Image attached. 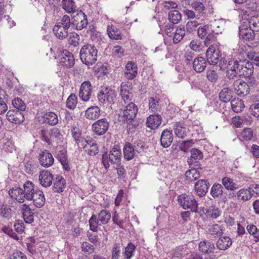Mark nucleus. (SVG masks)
<instances>
[{
  "mask_svg": "<svg viewBox=\"0 0 259 259\" xmlns=\"http://www.w3.org/2000/svg\"><path fill=\"white\" fill-rule=\"evenodd\" d=\"M223 186L219 183H214L211 188L210 194L214 198H219L223 195Z\"/></svg>",
  "mask_w": 259,
  "mask_h": 259,
  "instance_id": "obj_39",
  "label": "nucleus"
},
{
  "mask_svg": "<svg viewBox=\"0 0 259 259\" xmlns=\"http://www.w3.org/2000/svg\"><path fill=\"white\" fill-rule=\"evenodd\" d=\"M255 84V80L253 78H249L247 81L238 79L234 81L233 87L236 94L240 96L248 95L251 88Z\"/></svg>",
  "mask_w": 259,
  "mask_h": 259,
  "instance_id": "obj_6",
  "label": "nucleus"
},
{
  "mask_svg": "<svg viewBox=\"0 0 259 259\" xmlns=\"http://www.w3.org/2000/svg\"><path fill=\"white\" fill-rule=\"evenodd\" d=\"M68 29L56 24L53 28V32L59 39H63L68 36Z\"/></svg>",
  "mask_w": 259,
  "mask_h": 259,
  "instance_id": "obj_41",
  "label": "nucleus"
},
{
  "mask_svg": "<svg viewBox=\"0 0 259 259\" xmlns=\"http://www.w3.org/2000/svg\"><path fill=\"white\" fill-rule=\"evenodd\" d=\"M189 47L192 51L198 52L201 51L203 48L202 42L198 39L192 40L189 44Z\"/></svg>",
  "mask_w": 259,
  "mask_h": 259,
  "instance_id": "obj_62",
  "label": "nucleus"
},
{
  "mask_svg": "<svg viewBox=\"0 0 259 259\" xmlns=\"http://www.w3.org/2000/svg\"><path fill=\"white\" fill-rule=\"evenodd\" d=\"M242 60L235 58L226 59L222 58L219 66L221 70H226V76L229 79L240 76Z\"/></svg>",
  "mask_w": 259,
  "mask_h": 259,
  "instance_id": "obj_1",
  "label": "nucleus"
},
{
  "mask_svg": "<svg viewBox=\"0 0 259 259\" xmlns=\"http://www.w3.org/2000/svg\"><path fill=\"white\" fill-rule=\"evenodd\" d=\"M207 61L209 64L216 65L218 63H220V60L222 57H220L219 52L215 50V47L210 46L206 52Z\"/></svg>",
  "mask_w": 259,
  "mask_h": 259,
  "instance_id": "obj_17",
  "label": "nucleus"
},
{
  "mask_svg": "<svg viewBox=\"0 0 259 259\" xmlns=\"http://www.w3.org/2000/svg\"><path fill=\"white\" fill-rule=\"evenodd\" d=\"M60 64L66 68H71L75 63L73 54L67 50H64L60 55Z\"/></svg>",
  "mask_w": 259,
  "mask_h": 259,
  "instance_id": "obj_13",
  "label": "nucleus"
},
{
  "mask_svg": "<svg viewBox=\"0 0 259 259\" xmlns=\"http://www.w3.org/2000/svg\"><path fill=\"white\" fill-rule=\"evenodd\" d=\"M191 158L188 159V163L192 164L194 162L198 163V160L203 158V154L201 151L197 149L193 148L191 150Z\"/></svg>",
  "mask_w": 259,
  "mask_h": 259,
  "instance_id": "obj_44",
  "label": "nucleus"
},
{
  "mask_svg": "<svg viewBox=\"0 0 259 259\" xmlns=\"http://www.w3.org/2000/svg\"><path fill=\"white\" fill-rule=\"evenodd\" d=\"M232 109L235 112L238 113L244 108L243 101L239 98H234L231 101Z\"/></svg>",
  "mask_w": 259,
  "mask_h": 259,
  "instance_id": "obj_45",
  "label": "nucleus"
},
{
  "mask_svg": "<svg viewBox=\"0 0 259 259\" xmlns=\"http://www.w3.org/2000/svg\"><path fill=\"white\" fill-rule=\"evenodd\" d=\"M88 24L87 15L82 11H79L71 19V26L77 30L85 28Z\"/></svg>",
  "mask_w": 259,
  "mask_h": 259,
  "instance_id": "obj_9",
  "label": "nucleus"
},
{
  "mask_svg": "<svg viewBox=\"0 0 259 259\" xmlns=\"http://www.w3.org/2000/svg\"><path fill=\"white\" fill-rule=\"evenodd\" d=\"M241 65L240 76L249 77L252 74L254 68L252 63L247 60H242Z\"/></svg>",
  "mask_w": 259,
  "mask_h": 259,
  "instance_id": "obj_25",
  "label": "nucleus"
},
{
  "mask_svg": "<svg viewBox=\"0 0 259 259\" xmlns=\"http://www.w3.org/2000/svg\"><path fill=\"white\" fill-rule=\"evenodd\" d=\"M209 233L214 237H220L222 234L221 226L217 224L212 225L208 229Z\"/></svg>",
  "mask_w": 259,
  "mask_h": 259,
  "instance_id": "obj_56",
  "label": "nucleus"
},
{
  "mask_svg": "<svg viewBox=\"0 0 259 259\" xmlns=\"http://www.w3.org/2000/svg\"><path fill=\"white\" fill-rule=\"evenodd\" d=\"M200 177V173L196 168H192L186 172L185 178L188 181H194Z\"/></svg>",
  "mask_w": 259,
  "mask_h": 259,
  "instance_id": "obj_49",
  "label": "nucleus"
},
{
  "mask_svg": "<svg viewBox=\"0 0 259 259\" xmlns=\"http://www.w3.org/2000/svg\"><path fill=\"white\" fill-rule=\"evenodd\" d=\"M100 109L97 106L89 107L85 111V117L90 120H96L100 115Z\"/></svg>",
  "mask_w": 259,
  "mask_h": 259,
  "instance_id": "obj_32",
  "label": "nucleus"
},
{
  "mask_svg": "<svg viewBox=\"0 0 259 259\" xmlns=\"http://www.w3.org/2000/svg\"><path fill=\"white\" fill-rule=\"evenodd\" d=\"M159 98L155 96L154 97H150L149 98V109L152 112H155L160 109L159 104Z\"/></svg>",
  "mask_w": 259,
  "mask_h": 259,
  "instance_id": "obj_52",
  "label": "nucleus"
},
{
  "mask_svg": "<svg viewBox=\"0 0 259 259\" xmlns=\"http://www.w3.org/2000/svg\"><path fill=\"white\" fill-rule=\"evenodd\" d=\"M72 137L78 146H81L83 144L85 139L81 136V134L76 127H73L71 130Z\"/></svg>",
  "mask_w": 259,
  "mask_h": 259,
  "instance_id": "obj_48",
  "label": "nucleus"
},
{
  "mask_svg": "<svg viewBox=\"0 0 259 259\" xmlns=\"http://www.w3.org/2000/svg\"><path fill=\"white\" fill-rule=\"evenodd\" d=\"M173 42L174 44H178L184 36L185 34V29L184 27H178L176 29L175 32H173Z\"/></svg>",
  "mask_w": 259,
  "mask_h": 259,
  "instance_id": "obj_50",
  "label": "nucleus"
},
{
  "mask_svg": "<svg viewBox=\"0 0 259 259\" xmlns=\"http://www.w3.org/2000/svg\"><path fill=\"white\" fill-rule=\"evenodd\" d=\"M222 185L228 191H235L239 188V185L229 177H224L222 180Z\"/></svg>",
  "mask_w": 259,
  "mask_h": 259,
  "instance_id": "obj_36",
  "label": "nucleus"
},
{
  "mask_svg": "<svg viewBox=\"0 0 259 259\" xmlns=\"http://www.w3.org/2000/svg\"><path fill=\"white\" fill-rule=\"evenodd\" d=\"M40 135L41 140L49 145H51L53 142L57 143L62 137L60 131L57 127H53L50 130L43 128L41 130Z\"/></svg>",
  "mask_w": 259,
  "mask_h": 259,
  "instance_id": "obj_7",
  "label": "nucleus"
},
{
  "mask_svg": "<svg viewBox=\"0 0 259 259\" xmlns=\"http://www.w3.org/2000/svg\"><path fill=\"white\" fill-rule=\"evenodd\" d=\"M110 218V213L107 210H102L98 215V219L102 225L107 224Z\"/></svg>",
  "mask_w": 259,
  "mask_h": 259,
  "instance_id": "obj_54",
  "label": "nucleus"
},
{
  "mask_svg": "<svg viewBox=\"0 0 259 259\" xmlns=\"http://www.w3.org/2000/svg\"><path fill=\"white\" fill-rule=\"evenodd\" d=\"M46 122L51 125H55L58 123L57 115L53 112H49L45 115Z\"/></svg>",
  "mask_w": 259,
  "mask_h": 259,
  "instance_id": "obj_53",
  "label": "nucleus"
},
{
  "mask_svg": "<svg viewBox=\"0 0 259 259\" xmlns=\"http://www.w3.org/2000/svg\"><path fill=\"white\" fill-rule=\"evenodd\" d=\"M93 93V87L89 80L83 81L80 87L79 97L82 101L88 102L91 98Z\"/></svg>",
  "mask_w": 259,
  "mask_h": 259,
  "instance_id": "obj_12",
  "label": "nucleus"
},
{
  "mask_svg": "<svg viewBox=\"0 0 259 259\" xmlns=\"http://www.w3.org/2000/svg\"><path fill=\"white\" fill-rule=\"evenodd\" d=\"M99 222L97 217L93 214L89 221L90 230L93 232H97L98 226L102 224L101 223H99Z\"/></svg>",
  "mask_w": 259,
  "mask_h": 259,
  "instance_id": "obj_57",
  "label": "nucleus"
},
{
  "mask_svg": "<svg viewBox=\"0 0 259 259\" xmlns=\"http://www.w3.org/2000/svg\"><path fill=\"white\" fill-rule=\"evenodd\" d=\"M177 200L183 209H189L193 212L198 211V203L194 196L183 194L178 196Z\"/></svg>",
  "mask_w": 259,
  "mask_h": 259,
  "instance_id": "obj_8",
  "label": "nucleus"
},
{
  "mask_svg": "<svg viewBox=\"0 0 259 259\" xmlns=\"http://www.w3.org/2000/svg\"><path fill=\"white\" fill-rule=\"evenodd\" d=\"M168 18L172 24H178L182 19V15L176 10H171L168 13Z\"/></svg>",
  "mask_w": 259,
  "mask_h": 259,
  "instance_id": "obj_47",
  "label": "nucleus"
},
{
  "mask_svg": "<svg viewBox=\"0 0 259 259\" xmlns=\"http://www.w3.org/2000/svg\"><path fill=\"white\" fill-rule=\"evenodd\" d=\"M136 248L135 245L133 243H128L127 246L124 248V251L123 252V256L126 259H131L134 255Z\"/></svg>",
  "mask_w": 259,
  "mask_h": 259,
  "instance_id": "obj_51",
  "label": "nucleus"
},
{
  "mask_svg": "<svg viewBox=\"0 0 259 259\" xmlns=\"http://www.w3.org/2000/svg\"><path fill=\"white\" fill-rule=\"evenodd\" d=\"M138 109L137 105L133 102H129L125 106L122 112L121 120L124 123L127 124V127L130 132H133L136 125L134 119L135 118Z\"/></svg>",
  "mask_w": 259,
  "mask_h": 259,
  "instance_id": "obj_2",
  "label": "nucleus"
},
{
  "mask_svg": "<svg viewBox=\"0 0 259 259\" xmlns=\"http://www.w3.org/2000/svg\"><path fill=\"white\" fill-rule=\"evenodd\" d=\"M249 25L251 26L255 31H259V15L252 16L249 20Z\"/></svg>",
  "mask_w": 259,
  "mask_h": 259,
  "instance_id": "obj_63",
  "label": "nucleus"
},
{
  "mask_svg": "<svg viewBox=\"0 0 259 259\" xmlns=\"http://www.w3.org/2000/svg\"><path fill=\"white\" fill-rule=\"evenodd\" d=\"M174 140L172 131L165 129L162 131L160 137V144L163 148L170 146Z\"/></svg>",
  "mask_w": 259,
  "mask_h": 259,
  "instance_id": "obj_22",
  "label": "nucleus"
},
{
  "mask_svg": "<svg viewBox=\"0 0 259 259\" xmlns=\"http://www.w3.org/2000/svg\"><path fill=\"white\" fill-rule=\"evenodd\" d=\"M206 213L213 219H217L221 215V211L219 208L211 206L207 209Z\"/></svg>",
  "mask_w": 259,
  "mask_h": 259,
  "instance_id": "obj_60",
  "label": "nucleus"
},
{
  "mask_svg": "<svg viewBox=\"0 0 259 259\" xmlns=\"http://www.w3.org/2000/svg\"><path fill=\"white\" fill-rule=\"evenodd\" d=\"M7 119L15 124H20L24 120L23 112L17 109L10 110L6 114Z\"/></svg>",
  "mask_w": 259,
  "mask_h": 259,
  "instance_id": "obj_16",
  "label": "nucleus"
},
{
  "mask_svg": "<svg viewBox=\"0 0 259 259\" xmlns=\"http://www.w3.org/2000/svg\"><path fill=\"white\" fill-rule=\"evenodd\" d=\"M57 25L64 27L66 29H69L71 25V21L70 17L67 15H64Z\"/></svg>",
  "mask_w": 259,
  "mask_h": 259,
  "instance_id": "obj_64",
  "label": "nucleus"
},
{
  "mask_svg": "<svg viewBox=\"0 0 259 259\" xmlns=\"http://www.w3.org/2000/svg\"><path fill=\"white\" fill-rule=\"evenodd\" d=\"M205 1L204 0H195L191 3V7L197 14V19L203 18L205 14Z\"/></svg>",
  "mask_w": 259,
  "mask_h": 259,
  "instance_id": "obj_18",
  "label": "nucleus"
},
{
  "mask_svg": "<svg viewBox=\"0 0 259 259\" xmlns=\"http://www.w3.org/2000/svg\"><path fill=\"white\" fill-rule=\"evenodd\" d=\"M34 185L32 182L27 181L24 183L23 189L25 199L30 200L32 198V194L30 193V192L32 190L34 191Z\"/></svg>",
  "mask_w": 259,
  "mask_h": 259,
  "instance_id": "obj_43",
  "label": "nucleus"
},
{
  "mask_svg": "<svg viewBox=\"0 0 259 259\" xmlns=\"http://www.w3.org/2000/svg\"><path fill=\"white\" fill-rule=\"evenodd\" d=\"M121 152L117 147H113L108 153L104 152L102 157V161L104 167L108 169L110 166V163L118 165L120 162Z\"/></svg>",
  "mask_w": 259,
  "mask_h": 259,
  "instance_id": "obj_4",
  "label": "nucleus"
},
{
  "mask_svg": "<svg viewBox=\"0 0 259 259\" xmlns=\"http://www.w3.org/2000/svg\"><path fill=\"white\" fill-rule=\"evenodd\" d=\"M255 30L251 26L249 27L246 24H242L239 27V35L246 40H252L255 37Z\"/></svg>",
  "mask_w": 259,
  "mask_h": 259,
  "instance_id": "obj_15",
  "label": "nucleus"
},
{
  "mask_svg": "<svg viewBox=\"0 0 259 259\" xmlns=\"http://www.w3.org/2000/svg\"><path fill=\"white\" fill-rule=\"evenodd\" d=\"M116 96V92L112 88L103 87L98 93L97 98L100 104H110L114 103Z\"/></svg>",
  "mask_w": 259,
  "mask_h": 259,
  "instance_id": "obj_5",
  "label": "nucleus"
},
{
  "mask_svg": "<svg viewBox=\"0 0 259 259\" xmlns=\"http://www.w3.org/2000/svg\"><path fill=\"white\" fill-rule=\"evenodd\" d=\"M199 250L203 253L209 254L213 253L215 247L212 242L207 240L201 241L199 244Z\"/></svg>",
  "mask_w": 259,
  "mask_h": 259,
  "instance_id": "obj_35",
  "label": "nucleus"
},
{
  "mask_svg": "<svg viewBox=\"0 0 259 259\" xmlns=\"http://www.w3.org/2000/svg\"><path fill=\"white\" fill-rule=\"evenodd\" d=\"M56 158L61 162L63 167L66 170L68 171L70 170V168L67 159L66 150H62L59 151Z\"/></svg>",
  "mask_w": 259,
  "mask_h": 259,
  "instance_id": "obj_40",
  "label": "nucleus"
},
{
  "mask_svg": "<svg viewBox=\"0 0 259 259\" xmlns=\"http://www.w3.org/2000/svg\"><path fill=\"white\" fill-rule=\"evenodd\" d=\"M174 130L176 136L181 139H184L190 132L186 125L181 122H177L174 124Z\"/></svg>",
  "mask_w": 259,
  "mask_h": 259,
  "instance_id": "obj_21",
  "label": "nucleus"
},
{
  "mask_svg": "<svg viewBox=\"0 0 259 259\" xmlns=\"http://www.w3.org/2000/svg\"><path fill=\"white\" fill-rule=\"evenodd\" d=\"M77 99L75 94L72 93L66 101V106L70 109H74L76 106Z\"/></svg>",
  "mask_w": 259,
  "mask_h": 259,
  "instance_id": "obj_59",
  "label": "nucleus"
},
{
  "mask_svg": "<svg viewBox=\"0 0 259 259\" xmlns=\"http://www.w3.org/2000/svg\"><path fill=\"white\" fill-rule=\"evenodd\" d=\"M161 121L162 118L160 115H150L147 119V126L153 130L156 129L161 124Z\"/></svg>",
  "mask_w": 259,
  "mask_h": 259,
  "instance_id": "obj_26",
  "label": "nucleus"
},
{
  "mask_svg": "<svg viewBox=\"0 0 259 259\" xmlns=\"http://www.w3.org/2000/svg\"><path fill=\"white\" fill-rule=\"evenodd\" d=\"M133 144L129 142L125 143L123 147V156L126 160L133 159L136 155Z\"/></svg>",
  "mask_w": 259,
  "mask_h": 259,
  "instance_id": "obj_37",
  "label": "nucleus"
},
{
  "mask_svg": "<svg viewBox=\"0 0 259 259\" xmlns=\"http://www.w3.org/2000/svg\"><path fill=\"white\" fill-rule=\"evenodd\" d=\"M232 244L231 239L228 236L220 237L218 240L216 246L217 248L221 250H226L228 249Z\"/></svg>",
  "mask_w": 259,
  "mask_h": 259,
  "instance_id": "obj_31",
  "label": "nucleus"
},
{
  "mask_svg": "<svg viewBox=\"0 0 259 259\" xmlns=\"http://www.w3.org/2000/svg\"><path fill=\"white\" fill-rule=\"evenodd\" d=\"M244 47L245 50V54L247 57L252 61L253 63L259 67V53H256L254 49L249 46Z\"/></svg>",
  "mask_w": 259,
  "mask_h": 259,
  "instance_id": "obj_29",
  "label": "nucleus"
},
{
  "mask_svg": "<svg viewBox=\"0 0 259 259\" xmlns=\"http://www.w3.org/2000/svg\"><path fill=\"white\" fill-rule=\"evenodd\" d=\"M232 198L237 197L243 201H247L252 198V195L249 190V187L247 188H242L238 190L236 193H232Z\"/></svg>",
  "mask_w": 259,
  "mask_h": 259,
  "instance_id": "obj_27",
  "label": "nucleus"
},
{
  "mask_svg": "<svg viewBox=\"0 0 259 259\" xmlns=\"http://www.w3.org/2000/svg\"><path fill=\"white\" fill-rule=\"evenodd\" d=\"M193 69L198 73L203 72L206 67V62L202 57H195L192 62Z\"/></svg>",
  "mask_w": 259,
  "mask_h": 259,
  "instance_id": "obj_28",
  "label": "nucleus"
},
{
  "mask_svg": "<svg viewBox=\"0 0 259 259\" xmlns=\"http://www.w3.org/2000/svg\"><path fill=\"white\" fill-rule=\"evenodd\" d=\"M53 180V175L49 171L43 170L39 172V181L42 187L47 188L51 186Z\"/></svg>",
  "mask_w": 259,
  "mask_h": 259,
  "instance_id": "obj_20",
  "label": "nucleus"
},
{
  "mask_svg": "<svg viewBox=\"0 0 259 259\" xmlns=\"http://www.w3.org/2000/svg\"><path fill=\"white\" fill-rule=\"evenodd\" d=\"M38 159L39 164L45 167L51 166L54 162V158L52 153L46 149L39 153Z\"/></svg>",
  "mask_w": 259,
  "mask_h": 259,
  "instance_id": "obj_14",
  "label": "nucleus"
},
{
  "mask_svg": "<svg viewBox=\"0 0 259 259\" xmlns=\"http://www.w3.org/2000/svg\"><path fill=\"white\" fill-rule=\"evenodd\" d=\"M12 104L15 108L14 109L19 110V111H21V112H23L25 110V104L22 99L19 98H15L12 100Z\"/></svg>",
  "mask_w": 259,
  "mask_h": 259,
  "instance_id": "obj_55",
  "label": "nucleus"
},
{
  "mask_svg": "<svg viewBox=\"0 0 259 259\" xmlns=\"http://www.w3.org/2000/svg\"><path fill=\"white\" fill-rule=\"evenodd\" d=\"M66 186V180L61 175H57L54 180V189L57 193L63 192Z\"/></svg>",
  "mask_w": 259,
  "mask_h": 259,
  "instance_id": "obj_38",
  "label": "nucleus"
},
{
  "mask_svg": "<svg viewBox=\"0 0 259 259\" xmlns=\"http://www.w3.org/2000/svg\"><path fill=\"white\" fill-rule=\"evenodd\" d=\"M209 184L206 180H199L195 185V190L196 194L200 197L205 195L208 191Z\"/></svg>",
  "mask_w": 259,
  "mask_h": 259,
  "instance_id": "obj_19",
  "label": "nucleus"
},
{
  "mask_svg": "<svg viewBox=\"0 0 259 259\" xmlns=\"http://www.w3.org/2000/svg\"><path fill=\"white\" fill-rule=\"evenodd\" d=\"M232 97V91L229 88H223L219 94V98L223 102L230 101Z\"/></svg>",
  "mask_w": 259,
  "mask_h": 259,
  "instance_id": "obj_46",
  "label": "nucleus"
},
{
  "mask_svg": "<svg viewBox=\"0 0 259 259\" xmlns=\"http://www.w3.org/2000/svg\"><path fill=\"white\" fill-rule=\"evenodd\" d=\"M138 74V68L137 65L132 61L127 63L125 71L124 76L128 79H134Z\"/></svg>",
  "mask_w": 259,
  "mask_h": 259,
  "instance_id": "obj_24",
  "label": "nucleus"
},
{
  "mask_svg": "<svg viewBox=\"0 0 259 259\" xmlns=\"http://www.w3.org/2000/svg\"><path fill=\"white\" fill-rule=\"evenodd\" d=\"M61 6L67 13H74L77 10V6L74 0H62Z\"/></svg>",
  "mask_w": 259,
  "mask_h": 259,
  "instance_id": "obj_34",
  "label": "nucleus"
},
{
  "mask_svg": "<svg viewBox=\"0 0 259 259\" xmlns=\"http://www.w3.org/2000/svg\"><path fill=\"white\" fill-rule=\"evenodd\" d=\"M35 194L32 195L30 200H33L34 205L40 208L44 206L46 202L44 194L42 191L36 190Z\"/></svg>",
  "mask_w": 259,
  "mask_h": 259,
  "instance_id": "obj_30",
  "label": "nucleus"
},
{
  "mask_svg": "<svg viewBox=\"0 0 259 259\" xmlns=\"http://www.w3.org/2000/svg\"><path fill=\"white\" fill-rule=\"evenodd\" d=\"M97 53L98 50L94 46L84 45L80 51V59L87 65H92L97 61Z\"/></svg>",
  "mask_w": 259,
  "mask_h": 259,
  "instance_id": "obj_3",
  "label": "nucleus"
},
{
  "mask_svg": "<svg viewBox=\"0 0 259 259\" xmlns=\"http://www.w3.org/2000/svg\"><path fill=\"white\" fill-rule=\"evenodd\" d=\"M12 209L6 204L0 205V215L5 218H9L11 215Z\"/></svg>",
  "mask_w": 259,
  "mask_h": 259,
  "instance_id": "obj_61",
  "label": "nucleus"
},
{
  "mask_svg": "<svg viewBox=\"0 0 259 259\" xmlns=\"http://www.w3.org/2000/svg\"><path fill=\"white\" fill-rule=\"evenodd\" d=\"M9 194L12 198L20 203H23L25 200L23 189L19 187L15 186L10 189L9 191Z\"/></svg>",
  "mask_w": 259,
  "mask_h": 259,
  "instance_id": "obj_23",
  "label": "nucleus"
},
{
  "mask_svg": "<svg viewBox=\"0 0 259 259\" xmlns=\"http://www.w3.org/2000/svg\"><path fill=\"white\" fill-rule=\"evenodd\" d=\"M197 33L201 39L205 38L204 44L206 46L210 44V41L214 40L213 31L211 26L208 25L200 26L198 28Z\"/></svg>",
  "mask_w": 259,
  "mask_h": 259,
  "instance_id": "obj_10",
  "label": "nucleus"
},
{
  "mask_svg": "<svg viewBox=\"0 0 259 259\" xmlns=\"http://www.w3.org/2000/svg\"><path fill=\"white\" fill-rule=\"evenodd\" d=\"M107 32L109 37L112 39L119 40L121 39V32L115 26L111 25L108 26L107 28Z\"/></svg>",
  "mask_w": 259,
  "mask_h": 259,
  "instance_id": "obj_42",
  "label": "nucleus"
},
{
  "mask_svg": "<svg viewBox=\"0 0 259 259\" xmlns=\"http://www.w3.org/2000/svg\"><path fill=\"white\" fill-rule=\"evenodd\" d=\"M253 137V131L250 128H244L241 133L239 138L242 140L249 141Z\"/></svg>",
  "mask_w": 259,
  "mask_h": 259,
  "instance_id": "obj_58",
  "label": "nucleus"
},
{
  "mask_svg": "<svg viewBox=\"0 0 259 259\" xmlns=\"http://www.w3.org/2000/svg\"><path fill=\"white\" fill-rule=\"evenodd\" d=\"M130 89V86L127 83L122 82L120 85V95L125 103H127L131 101L130 96L132 92Z\"/></svg>",
  "mask_w": 259,
  "mask_h": 259,
  "instance_id": "obj_33",
  "label": "nucleus"
},
{
  "mask_svg": "<svg viewBox=\"0 0 259 259\" xmlns=\"http://www.w3.org/2000/svg\"><path fill=\"white\" fill-rule=\"evenodd\" d=\"M110 122L106 118L98 119L92 125V129L94 133L98 136L105 134L108 130Z\"/></svg>",
  "mask_w": 259,
  "mask_h": 259,
  "instance_id": "obj_11",
  "label": "nucleus"
}]
</instances>
